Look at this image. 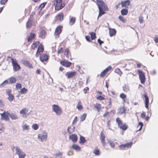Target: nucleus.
<instances>
[{"mask_svg": "<svg viewBox=\"0 0 158 158\" xmlns=\"http://www.w3.org/2000/svg\"><path fill=\"white\" fill-rule=\"evenodd\" d=\"M97 5L98 6L99 10H107L108 7L105 3L101 0H96Z\"/></svg>", "mask_w": 158, "mask_h": 158, "instance_id": "f257e3e1", "label": "nucleus"}, {"mask_svg": "<svg viewBox=\"0 0 158 158\" xmlns=\"http://www.w3.org/2000/svg\"><path fill=\"white\" fill-rule=\"evenodd\" d=\"M52 111L55 113L57 115H60L62 113V111L60 107L58 105L53 104L52 105Z\"/></svg>", "mask_w": 158, "mask_h": 158, "instance_id": "f03ea898", "label": "nucleus"}, {"mask_svg": "<svg viewBox=\"0 0 158 158\" xmlns=\"http://www.w3.org/2000/svg\"><path fill=\"white\" fill-rule=\"evenodd\" d=\"M62 0H56L54 2V4H56L55 6V9L59 10L61 9L64 6V3H62Z\"/></svg>", "mask_w": 158, "mask_h": 158, "instance_id": "7ed1b4c3", "label": "nucleus"}, {"mask_svg": "<svg viewBox=\"0 0 158 158\" xmlns=\"http://www.w3.org/2000/svg\"><path fill=\"white\" fill-rule=\"evenodd\" d=\"M16 154L19 156V158H24L26 156V154L19 148L17 146L14 147Z\"/></svg>", "mask_w": 158, "mask_h": 158, "instance_id": "20e7f679", "label": "nucleus"}, {"mask_svg": "<svg viewBox=\"0 0 158 158\" xmlns=\"http://www.w3.org/2000/svg\"><path fill=\"white\" fill-rule=\"evenodd\" d=\"M11 60L13 65V70L15 71H17L20 69V67L15 59L12 58Z\"/></svg>", "mask_w": 158, "mask_h": 158, "instance_id": "39448f33", "label": "nucleus"}, {"mask_svg": "<svg viewBox=\"0 0 158 158\" xmlns=\"http://www.w3.org/2000/svg\"><path fill=\"white\" fill-rule=\"evenodd\" d=\"M139 79L142 84H144L145 81V77L144 73L141 70H138Z\"/></svg>", "mask_w": 158, "mask_h": 158, "instance_id": "423d86ee", "label": "nucleus"}, {"mask_svg": "<svg viewBox=\"0 0 158 158\" xmlns=\"http://www.w3.org/2000/svg\"><path fill=\"white\" fill-rule=\"evenodd\" d=\"M47 138V133L45 132L43 134H39L38 135V138L41 142H44L46 140Z\"/></svg>", "mask_w": 158, "mask_h": 158, "instance_id": "0eeeda50", "label": "nucleus"}, {"mask_svg": "<svg viewBox=\"0 0 158 158\" xmlns=\"http://www.w3.org/2000/svg\"><path fill=\"white\" fill-rule=\"evenodd\" d=\"M2 117V119H3L5 121H9V116H10V113L8 111H4L3 113L0 114Z\"/></svg>", "mask_w": 158, "mask_h": 158, "instance_id": "6e6552de", "label": "nucleus"}, {"mask_svg": "<svg viewBox=\"0 0 158 158\" xmlns=\"http://www.w3.org/2000/svg\"><path fill=\"white\" fill-rule=\"evenodd\" d=\"M133 144V142H131L128 143H127L122 144L119 146V147L120 149L123 150L125 149L126 148H128L129 147H131Z\"/></svg>", "mask_w": 158, "mask_h": 158, "instance_id": "1a4fd4ad", "label": "nucleus"}, {"mask_svg": "<svg viewBox=\"0 0 158 158\" xmlns=\"http://www.w3.org/2000/svg\"><path fill=\"white\" fill-rule=\"evenodd\" d=\"M43 51V46L42 45H40L38 48L35 56L36 57L39 56L40 55V53L42 52Z\"/></svg>", "mask_w": 158, "mask_h": 158, "instance_id": "9d476101", "label": "nucleus"}, {"mask_svg": "<svg viewBox=\"0 0 158 158\" xmlns=\"http://www.w3.org/2000/svg\"><path fill=\"white\" fill-rule=\"evenodd\" d=\"M100 135V140L102 143V144L103 146L104 147L106 144V143L105 142V136L104 134L103 133L102 131Z\"/></svg>", "mask_w": 158, "mask_h": 158, "instance_id": "9b49d317", "label": "nucleus"}, {"mask_svg": "<svg viewBox=\"0 0 158 158\" xmlns=\"http://www.w3.org/2000/svg\"><path fill=\"white\" fill-rule=\"evenodd\" d=\"M111 69V67L110 66L108 67L106 69H104L101 73L100 74V77H103L105 76L108 71Z\"/></svg>", "mask_w": 158, "mask_h": 158, "instance_id": "f8f14e48", "label": "nucleus"}, {"mask_svg": "<svg viewBox=\"0 0 158 158\" xmlns=\"http://www.w3.org/2000/svg\"><path fill=\"white\" fill-rule=\"evenodd\" d=\"M63 14L62 13L59 14L56 17V21L59 23L62 21L63 19Z\"/></svg>", "mask_w": 158, "mask_h": 158, "instance_id": "ddd939ff", "label": "nucleus"}, {"mask_svg": "<svg viewBox=\"0 0 158 158\" xmlns=\"http://www.w3.org/2000/svg\"><path fill=\"white\" fill-rule=\"evenodd\" d=\"M69 139L71 140L73 142L76 143L77 140V137L76 135L73 134L69 136Z\"/></svg>", "mask_w": 158, "mask_h": 158, "instance_id": "4468645a", "label": "nucleus"}, {"mask_svg": "<svg viewBox=\"0 0 158 158\" xmlns=\"http://www.w3.org/2000/svg\"><path fill=\"white\" fill-rule=\"evenodd\" d=\"M60 63L63 66L66 67H69L71 64V62H68L66 60L61 61Z\"/></svg>", "mask_w": 158, "mask_h": 158, "instance_id": "2eb2a0df", "label": "nucleus"}, {"mask_svg": "<svg viewBox=\"0 0 158 158\" xmlns=\"http://www.w3.org/2000/svg\"><path fill=\"white\" fill-rule=\"evenodd\" d=\"M28 111V110L26 108H24L22 109L20 111V114H22L23 115H26L27 116H28L29 114H31L30 112H31V110L29 113L27 114V112Z\"/></svg>", "mask_w": 158, "mask_h": 158, "instance_id": "dca6fc26", "label": "nucleus"}, {"mask_svg": "<svg viewBox=\"0 0 158 158\" xmlns=\"http://www.w3.org/2000/svg\"><path fill=\"white\" fill-rule=\"evenodd\" d=\"M62 27L58 26L56 28L54 34L56 35H58L62 31Z\"/></svg>", "mask_w": 158, "mask_h": 158, "instance_id": "f3484780", "label": "nucleus"}, {"mask_svg": "<svg viewBox=\"0 0 158 158\" xmlns=\"http://www.w3.org/2000/svg\"><path fill=\"white\" fill-rule=\"evenodd\" d=\"M23 63L24 65L27 66L30 68H31L33 67L32 64L28 61H27L26 60H24L23 61Z\"/></svg>", "mask_w": 158, "mask_h": 158, "instance_id": "a211bd4d", "label": "nucleus"}, {"mask_svg": "<svg viewBox=\"0 0 158 158\" xmlns=\"http://www.w3.org/2000/svg\"><path fill=\"white\" fill-rule=\"evenodd\" d=\"M75 72H67L65 74V75L68 77V78H72L76 75Z\"/></svg>", "mask_w": 158, "mask_h": 158, "instance_id": "6ab92c4d", "label": "nucleus"}, {"mask_svg": "<svg viewBox=\"0 0 158 158\" xmlns=\"http://www.w3.org/2000/svg\"><path fill=\"white\" fill-rule=\"evenodd\" d=\"M48 59V56L45 54H43L41 55L40 57V60L42 62L46 61Z\"/></svg>", "mask_w": 158, "mask_h": 158, "instance_id": "aec40b11", "label": "nucleus"}, {"mask_svg": "<svg viewBox=\"0 0 158 158\" xmlns=\"http://www.w3.org/2000/svg\"><path fill=\"white\" fill-rule=\"evenodd\" d=\"M109 34L110 37L115 35L116 33V31L114 29L109 28Z\"/></svg>", "mask_w": 158, "mask_h": 158, "instance_id": "412c9836", "label": "nucleus"}, {"mask_svg": "<svg viewBox=\"0 0 158 158\" xmlns=\"http://www.w3.org/2000/svg\"><path fill=\"white\" fill-rule=\"evenodd\" d=\"M130 3V2L129 0H127L124 2H121V4L122 7H126L128 6Z\"/></svg>", "mask_w": 158, "mask_h": 158, "instance_id": "4be33fe9", "label": "nucleus"}, {"mask_svg": "<svg viewBox=\"0 0 158 158\" xmlns=\"http://www.w3.org/2000/svg\"><path fill=\"white\" fill-rule=\"evenodd\" d=\"M94 107L97 109L98 112H99L102 109L101 105L98 103H96L94 106Z\"/></svg>", "mask_w": 158, "mask_h": 158, "instance_id": "5701e85b", "label": "nucleus"}, {"mask_svg": "<svg viewBox=\"0 0 158 158\" xmlns=\"http://www.w3.org/2000/svg\"><path fill=\"white\" fill-rule=\"evenodd\" d=\"M35 34L31 33L30 35L27 38V41L28 42L31 41L32 40L35 39Z\"/></svg>", "mask_w": 158, "mask_h": 158, "instance_id": "b1692460", "label": "nucleus"}, {"mask_svg": "<svg viewBox=\"0 0 158 158\" xmlns=\"http://www.w3.org/2000/svg\"><path fill=\"white\" fill-rule=\"evenodd\" d=\"M9 116L12 120H16L18 118L17 115L15 113H10Z\"/></svg>", "mask_w": 158, "mask_h": 158, "instance_id": "393cba45", "label": "nucleus"}, {"mask_svg": "<svg viewBox=\"0 0 158 158\" xmlns=\"http://www.w3.org/2000/svg\"><path fill=\"white\" fill-rule=\"evenodd\" d=\"M72 147L73 149L77 151H80L81 150V147L76 144H73L72 145Z\"/></svg>", "mask_w": 158, "mask_h": 158, "instance_id": "a878e982", "label": "nucleus"}, {"mask_svg": "<svg viewBox=\"0 0 158 158\" xmlns=\"http://www.w3.org/2000/svg\"><path fill=\"white\" fill-rule=\"evenodd\" d=\"M22 127L23 131H28L29 130V126L27 125L26 124L22 125Z\"/></svg>", "mask_w": 158, "mask_h": 158, "instance_id": "bb28decb", "label": "nucleus"}, {"mask_svg": "<svg viewBox=\"0 0 158 158\" xmlns=\"http://www.w3.org/2000/svg\"><path fill=\"white\" fill-rule=\"evenodd\" d=\"M121 12L122 15H126L128 13V10L127 9H123L121 10Z\"/></svg>", "mask_w": 158, "mask_h": 158, "instance_id": "cd10ccee", "label": "nucleus"}, {"mask_svg": "<svg viewBox=\"0 0 158 158\" xmlns=\"http://www.w3.org/2000/svg\"><path fill=\"white\" fill-rule=\"evenodd\" d=\"M93 153L96 156H98L100 154L99 150L97 148H95V149L94 150Z\"/></svg>", "mask_w": 158, "mask_h": 158, "instance_id": "c85d7f7f", "label": "nucleus"}, {"mask_svg": "<svg viewBox=\"0 0 158 158\" xmlns=\"http://www.w3.org/2000/svg\"><path fill=\"white\" fill-rule=\"evenodd\" d=\"M75 127H68L67 128V130L68 132L70 134L72 132L74 131L75 130Z\"/></svg>", "mask_w": 158, "mask_h": 158, "instance_id": "c756f323", "label": "nucleus"}, {"mask_svg": "<svg viewBox=\"0 0 158 158\" xmlns=\"http://www.w3.org/2000/svg\"><path fill=\"white\" fill-rule=\"evenodd\" d=\"M85 141L86 140L84 137H83L81 136H80L79 140V143H80L82 144H83Z\"/></svg>", "mask_w": 158, "mask_h": 158, "instance_id": "7c9ffc66", "label": "nucleus"}, {"mask_svg": "<svg viewBox=\"0 0 158 158\" xmlns=\"http://www.w3.org/2000/svg\"><path fill=\"white\" fill-rule=\"evenodd\" d=\"M116 120L119 127L123 124L122 121L119 118H117Z\"/></svg>", "mask_w": 158, "mask_h": 158, "instance_id": "2f4dec72", "label": "nucleus"}, {"mask_svg": "<svg viewBox=\"0 0 158 158\" xmlns=\"http://www.w3.org/2000/svg\"><path fill=\"white\" fill-rule=\"evenodd\" d=\"M27 92V89L25 88H23L21 89L20 93L21 94H25Z\"/></svg>", "mask_w": 158, "mask_h": 158, "instance_id": "473e14b6", "label": "nucleus"}, {"mask_svg": "<svg viewBox=\"0 0 158 158\" xmlns=\"http://www.w3.org/2000/svg\"><path fill=\"white\" fill-rule=\"evenodd\" d=\"M119 127L121 129H122L123 130H126L128 128V126L125 124H123L121 126H120Z\"/></svg>", "mask_w": 158, "mask_h": 158, "instance_id": "72a5a7b5", "label": "nucleus"}, {"mask_svg": "<svg viewBox=\"0 0 158 158\" xmlns=\"http://www.w3.org/2000/svg\"><path fill=\"white\" fill-rule=\"evenodd\" d=\"M9 81L10 83H14L16 81V79L14 77H11L9 78Z\"/></svg>", "mask_w": 158, "mask_h": 158, "instance_id": "f704fd0d", "label": "nucleus"}, {"mask_svg": "<svg viewBox=\"0 0 158 158\" xmlns=\"http://www.w3.org/2000/svg\"><path fill=\"white\" fill-rule=\"evenodd\" d=\"M46 34V32L44 30H42L41 31L40 34V36L42 38H45V36Z\"/></svg>", "mask_w": 158, "mask_h": 158, "instance_id": "c9c22d12", "label": "nucleus"}, {"mask_svg": "<svg viewBox=\"0 0 158 158\" xmlns=\"http://www.w3.org/2000/svg\"><path fill=\"white\" fill-rule=\"evenodd\" d=\"M32 24L31 21V19H29L27 23L26 27L27 28L31 27Z\"/></svg>", "mask_w": 158, "mask_h": 158, "instance_id": "e433bc0d", "label": "nucleus"}, {"mask_svg": "<svg viewBox=\"0 0 158 158\" xmlns=\"http://www.w3.org/2000/svg\"><path fill=\"white\" fill-rule=\"evenodd\" d=\"M31 127L34 130H36L39 128V126L37 124L35 123L32 125Z\"/></svg>", "mask_w": 158, "mask_h": 158, "instance_id": "4c0bfd02", "label": "nucleus"}, {"mask_svg": "<svg viewBox=\"0 0 158 158\" xmlns=\"http://www.w3.org/2000/svg\"><path fill=\"white\" fill-rule=\"evenodd\" d=\"M118 112L120 114L124 113L125 112L124 107H120L119 109Z\"/></svg>", "mask_w": 158, "mask_h": 158, "instance_id": "58836bf2", "label": "nucleus"}, {"mask_svg": "<svg viewBox=\"0 0 158 158\" xmlns=\"http://www.w3.org/2000/svg\"><path fill=\"white\" fill-rule=\"evenodd\" d=\"M8 97H7V99L10 102L13 101L14 98V96L12 94H10L8 95Z\"/></svg>", "mask_w": 158, "mask_h": 158, "instance_id": "ea45409f", "label": "nucleus"}, {"mask_svg": "<svg viewBox=\"0 0 158 158\" xmlns=\"http://www.w3.org/2000/svg\"><path fill=\"white\" fill-rule=\"evenodd\" d=\"M123 91L126 92H127L129 91L130 90V87L128 86H125L123 87Z\"/></svg>", "mask_w": 158, "mask_h": 158, "instance_id": "a19ab883", "label": "nucleus"}, {"mask_svg": "<svg viewBox=\"0 0 158 158\" xmlns=\"http://www.w3.org/2000/svg\"><path fill=\"white\" fill-rule=\"evenodd\" d=\"M62 155L63 153L62 152L58 151L54 154V156L56 157H58L60 156H62Z\"/></svg>", "mask_w": 158, "mask_h": 158, "instance_id": "79ce46f5", "label": "nucleus"}, {"mask_svg": "<svg viewBox=\"0 0 158 158\" xmlns=\"http://www.w3.org/2000/svg\"><path fill=\"white\" fill-rule=\"evenodd\" d=\"M76 19L75 18L73 17L70 19L69 21V24L71 25H73L75 22Z\"/></svg>", "mask_w": 158, "mask_h": 158, "instance_id": "37998d69", "label": "nucleus"}, {"mask_svg": "<svg viewBox=\"0 0 158 158\" xmlns=\"http://www.w3.org/2000/svg\"><path fill=\"white\" fill-rule=\"evenodd\" d=\"M8 83V81L7 80H6L0 85V87H4Z\"/></svg>", "mask_w": 158, "mask_h": 158, "instance_id": "c03bdc74", "label": "nucleus"}, {"mask_svg": "<svg viewBox=\"0 0 158 158\" xmlns=\"http://www.w3.org/2000/svg\"><path fill=\"white\" fill-rule=\"evenodd\" d=\"M99 10V15L97 18V19H98L99 17L101 16L102 15H103L105 13V12L104 11H103V10Z\"/></svg>", "mask_w": 158, "mask_h": 158, "instance_id": "a18cd8bd", "label": "nucleus"}, {"mask_svg": "<svg viewBox=\"0 0 158 158\" xmlns=\"http://www.w3.org/2000/svg\"><path fill=\"white\" fill-rule=\"evenodd\" d=\"M86 114H83L81 117L80 119L81 121L82 122L84 121L86 117Z\"/></svg>", "mask_w": 158, "mask_h": 158, "instance_id": "49530a36", "label": "nucleus"}, {"mask_svg": "<svg viewBox=\"0 0 158 158\" xmlns=\"http://www.w3.org/2000/svg\"><path fill=\"white\" fill-rule=\"evenodd\" d=\"M81 102H78L77 104V108L79 110H81L83 109V107L82 105L80 104Z\"/></svg>", "mask_w": 158, "mask_h": 158, "instance_id": "de8ad7c7", "label": "nucleus"}, {"mask_svg": "<svg viewBox=\"0 0 158 158\" xmlns=\"http://www.w3.org/2000/svg\"><path fill=\"white\" fill-rule=\"evenodd\" d=\"M143 126V124L142 123V122H140L139 123V125L137 126V128H138L139 126L140 127L139 128V129L138 130H137V131H140L141 130V129L142 128Z\"/></svg>", "mask_w": 158, "mask_h": 158, "instance_id": "09e8293b", "label": "nucleus"}, {"mask_svg": "<svg viewBox=\"0 0 158 158\" xmlns=\"http://www.w3.org/2000/svg\"><path fill=\"white\" fill-rule=\"evenodd\" d=\"M90 34L91 35V39L92 40L96 38L95 34L93 32L90 33Z\"/></svg>", "mask_w": 158, "mask_h": 158, "instance_id": "8fccbe9b", "label": "nucleus"}, {"mask_svg": "<svg viewBox=\"0 0 158 158\" xmlns=\"http://www.w3.org/2000/svg\"><path fill=\"white\" fill-rule=\"evenodd\" d=\"M46 3H43L41 4L39 7V9L40 10H41L45 6Z\"/></svg>", "mask_w": 158, "mask_h": 158, "instance_id": "3c124183", "label": "nucleus"}, {"mask_svg": "<svg viewBox=\"0 0 158 158\" xmlns=\"http://www.w3.org/2000/svg\"><path fill=\"white\" fill-rule=\"evenodd\" d=\"M126 97V95L123 93H121L120 95V98L123 99L124 102H125L124 99Z\"/></svg>", "mask_w": 158, "mask_h": 158, "instance_id": "603ef678", "label": "nucleus"}, {"mask_svg": "<svg viewBox=\"0 0 158 158\" xmlns=\"http://www.w3.org/2000/svg\"><path fill=\"white\" fill-rule=\"evenodd\" d=\"M69 49L68 48H66L64 52V55H66V56L67 58H69Z\"/></svg>", "mask_w": 158, "mask_h": 158, "instance_id": "864d4df0", "label": "nucleus"}, {"mask_svg": "<svg viewBox=\"0 0 158 158\" xmlns=\"http://www.w3.org/2000/svg\"><path fill=\"white\" fill-rule=\"evenodd\" d=\"M114 71L115 73H117L118 74H119L120 75H121V74H122V72L120 71L119 69L118 68H117L116 69H115Z\"/></svg>", "mask_w": 158, "mask_h": 158, "instance_id": "5fc2aeb1", "label": "nucleus"}, {"mask_svg": "<svg viewBox=\"0 0 158 158\" xmlns=\"http://www.w3.org/2000/svg\"><path fill=\"white\" fill-rule=\"evenodd\" d=\"M145 99V103L149 102V98L146 94L143 95Z\"/></svg>", "mask_w": 158, "mask_h": 158, "instance_id": "6e6d98bb", "label": "nucleus"}, {"mask_svg": "<svg viewBox=\"0 0 158 158\" xmlns=\"http://www.w3.org/2000/svg\"><path fill=\"white\" fill-rule=\"evenodd\" d=\"M139 21L140 23H143V18L142 16H140L139 17Z\"/></svg>", "mask_w": 158, "mask_h": 158, "instance_id": "4d7b16f0", "label": "nucleus"}, {"mask_svg": "<svg viewBox=\"0 0 158 158\" xmlns=\"http://www.w3.org/2000/svg\"><path fill=\"white\" fill-rule=\"evenodd\" d=\"M63 51L62 50V47H60L57 51V53L58 55L61 52H63Z\"/></svg>", "mask_w": 158, "mask_h": 158, "instance_id": "13d9d810", "label": "nucleus"}, {"mask_svg": "<svg viewBox=\"0 0 158 158\" xmlns=\"http://www.w3.org/2000/svg\"><path fill=\"white\" fill-rule=\"evenodd\" d=\"M118 19L121 21H122L124 23L125 22V19H124L123 17L121 16V15H120L118 17Z\"/></svg>", "mask_w": 158, "mask_h": 158, "instance_id": "bf43d9fd", "label": "nucleus"}, {"mask_svg": "<svg viewBox=\"0 0 158 158\" xmlns=\"http://www.w3.org/2000/svg\"><path fill=\"white\" fill-rule=\"evenodd\" d=\"M97 99L99 100H102L104 99V98L101 96H99L97 97Z\"/></svg>", "mask_w": 158, "mask_h": 158, "instance_id": "052dcab7", "label": "nucleus"}, {"mask_svg": "<svg viewBox=\"0 0 158 158\" xmlns=\"http://www.w3.org/2000/svg\"><path fill=\"white\" fill-rule=\"evenodd\" d=\"M21 87V85L20 83H17L16 85V88L17 89H20Z\"/></svg>", "mask_w": 158, "mask_h": 158, "instance_id": "680f3d73", "label": "nucleus"}, {"mask_svg": "<svg viewBox=\"0 0 158 158\" xmlns=\"http://www.w3.org/2000/svg\"><path fill=\"white\" fill-rule=\"evenodd\" d=\"M8 0H1L0 3L2 5H4Z\"/></svg>", "mask_w": 158, "mask_h": 158, "instance_id": "e2e57ef3", "label": "nucleus"}, {"mask_svg": "<svg viewBox=\"0 0 158 158\" xmlns=\"http://www.w3.org/2000/svg\"><path fill=\"white\" fill-rule=\"evenodd\" d=\"M11 92V90L10 89H7L6 90V93L8 95L10 94V92Z\"/></svg>", "mask_w": 158, "mask_h": 158, "instance_id": "0e129e2a", "label": "nucleus"}, {"mask_svg": "<svg viewBox=\"0 0 158 158\" xmlns=\"http://www.w3.org/2000/svg\"><path fill=\"white\" fill-rule=\"evenodd\" d=\"M110 143V146L113 148H114V145H115V144H114V143L113 142H111V141H109V142Z\"/></svg>", "mask_w": 158, "mask_h": 158, "instance_id": "69168bd1", "label": "nucleus"}, {"mask_svg": "<svg viewBox=\"0 0 158 158\" xmlns=\"http://www.w3.org/2000/svg\"><path fill=\"white\" fill-rule=\"evenodd\" d=\"M85 39L86 40L89 42H90V37L89 36L87 35L85 36Z\"/></svg>", "mask_w": 158, "mask_h": 158, "instance_id": "338daca9", "label": "nucleus"}, {"mask_svg": "<svg viewBox=\"0 0 158 158\" xmlns=\"http://www.w3.org/2000/svg\"><path fill=\"white\" fill-rule=\"evenodd\" d=\"M154 40L156 43H158V36H156L154 38Z\"/></svg>", "mask_w": 158, "mask_h": 158, "instance_id": "774afa93", "label": "nucleus"}]
</instances>
